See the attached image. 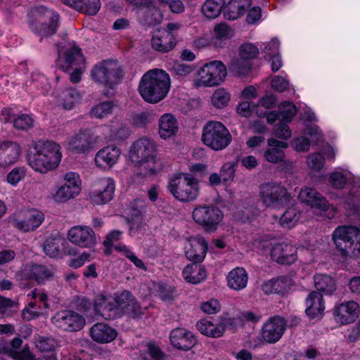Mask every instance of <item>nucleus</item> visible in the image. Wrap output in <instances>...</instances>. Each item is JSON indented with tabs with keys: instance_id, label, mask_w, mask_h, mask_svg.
<instances>
[{
	"instance_id": "nucleus-40",
	"label": "nucleus",
	"mask_w": 360,
	"mask_h": 360,
	"mask_svg": "<svg viewBox=\"0 0 360 360\" xmlns=\"http://www.w3.org/2000/svg\"><path fill=\"white\" fill-rule=\"evenodd\" d=\"M81 100L79 92L73 88L63 91L58 96V104L65 109L70 110Z\"/></svg>"
},
{
	"instance_id": "nucleus-33",
	"label": "nucleus",
	"mask_w": 360,
	"mask_h": 360,
	"mask_svg": "<svg viewBox=\"0 0 360 360\" xmlns=\"http://www.w3.org/2000/svg\"><path fill=\"white\" fill-rule=\"evenodd\" d=\"M306 314L311 319L322 316L325 306L323 302L322 295L319 292H310L306 299Z\"/></svg>"
},
{
	"instance_id": "nucleus-61",
	"label": "nucleus",
	"mask_w": 360,
	"mask_h": 360,
	"mask_svg": "<svg viewBox=\"0 0 360 360\" xmlns=\"http://www.w3.org/2000/svg\"><path fill=\"white\" fill-rule=\"evenodd\" d=\"M146 359L147 360H164V354L158 346L153 343L148 345V352Z\"/></svg>"
},
{
	"instance_id": "nucleus-46",
	"label": "nucleus",
	"mask_w": 360,
	"mask_h": 360,
	"mask_svg": "<svg viewBox=\"0 0 360 360\" xmlns=\"http://www.w3.org/2000/svg\"><path fill=\"white\" fill-rule=\"evenodd\" d=\"M62 238L60 236L48 237L44 243L43 250L44 253L50 257H56L60 253V245Z\"/></svg>"
},
{
	"instance_id": "nucleus-28",
	"label": "nucleus",
	"mask_w": 360,
	"mask_h": 360,
	"mask_svg": "<svg viewBox=\"0 0 360 360\" xmlns=\"http://www.w3.org/2000/svg\"><path fill=\"white\" fill-rule=\"evenodd\" d=\"M359 305L354 301L345 302L337 306L333 314L338 323L349 324L353 323L358 316Z\"/></svg>"
},
{
	"instance_id": "nucleus-53",
	"label": "nucleus",
	"mask_w": 360,
	"mask_h": 360,
	"mask_svg": "<svg viewBox=\"0 0 360 360\" xmlns=\"http://www.w3.org/2000/svg\"><path fill=\"white\" fill-rule=\"evenodd\" d=\"M13 126L20 130H27L34 124V119L30 115L20 114L13 118Z\"/></svg>"
},
{
	"instance_id": "nucleus-18",
	"label": "nucleus",
	"mask_w": 360,
	"mask_h": 360,
	"mask_svg": "<svg viewBox=\"0 0 360 360\" xmlns=\"http://www.w3.org/2000/svg\"><path fill=\"white\" fill-rule=\"evenodd\" d=\"M120 316L128 314L132 318H139L144 314L145 308L141 307L136 298L129 291L115 294Z\"/></svg>"
},
{
	"instance_id": "nucleus-48",
	"label": "nucleus",
	"mask_w": 360,
	"mask_h": 360,
	"mask_svg": "<svg viewBox=\"0 0 360 360\" xmlns=\"http://www.w3.org/2000/svg\"><path fill=\"white\" fill-rule=\"evenodd\" d=\"M34 340L35 347L41 352H52L58 347V341L51 337L38 335Z\"/></svg>"
},
{
	"instance_id": "nucleus-59",
	"label": "nucleus",
	"mask_w": 360,
	"mask_h": 360,
	"mask_svg": "<svg viewBox=\"0 0 360 360\" xmlns=\"http://www.w3.org/2000/svg\"><path fill=\"white\" fill-rule=\"evenodd\" d=\"M347 181V176L340 172H333L329 177L330 185L335 188H342Z\"/></svg>"
},
{
	"instance_id": "nucleus-52",
	"label": "nucleus",
	"mask_w": 360,
	"mask_h": 360,
	"mask_svg": "<svg viewBox=\"0 0 360 360\" xmlns=\"http://www.w3.org/2000/svg\"><path fill=\"white\" fill-rule=\"evenodd\" d=\"M30 86L34 89L40 90L43 94L48 91L49 89L46 77L39 72L32 73Z\"/></svg>"
},
{
	"instance_id": "nucleus-47",
	"label": "nucleus",
	"mask_w": 360,
	"mask_h": 360,
	"mask_svg": "<svg viewBox=\"0 0 360 360\" xmlns=\"http://www.w3.org/2000/svg\"><path fill=\"white\" fill-rule=\"evenodd\" d=\"M115 105L112 101H106L95 105L91 110V115L94 117L103 119L112 114Z\"/></svg>"
},
{
	"instance_id": "nucleus-20",
	"label": "nucleus",
	"mask_w": 360,
	"mask_h": 360,
	"mask_svg": "<svg viewBox=\"0 0 360 360\" xmlns=\"http://www.w3.org/2000/svg\"><path fill=\"white\" fill-rule=\"evenodd\" d=\"M68 240L81 248H91L96 243V235L93 229L87 226H75L68 233Z\"/></svg>"
},
{
	"instance_id": "nucleus-10",
	"label": "nucleus",
	"mask_w": 360,
	"mask_h": 360,
	"mask_svg": "<svg viewBox=\"0 0 360 360\" xmlns=\"http://www.w3.org/2000/svg\"><path fill=\"white\" fill-rule=\"evenodd\" d=\"M226 77V66L219 60L205 64L198 71L195 85L199 86H214L219 85Z\"/></svg>"
},
{
	"instance_id": "nucleus-3",
	"label": "nucleus",
	"mask_w": 360,
	"mask_h": 360,
	"mask_svg": "<svg viewBox=\"0 0 360 360\" xmlns=\"http://www.w3.org/2000/svg\"><path fill=\"white\" fill-rule=\"evenodd\" d=\"M129 158L143 176L153 174L160 169L156 161V146L150 139L143 137L136 140L131 147Z\"/></svg>"
},
{
	"instance_id": "nucleus-29",
	"label": "nucleus",
	"mask_w": 360,
	"mask_h": 360,
	"mask_svg": "<svg viewBox=\"0 0 360 360\" xmlns=\"http://www.w3.org/2000/svg\"><path fill=\"white\" fill-rule=\"evenodd\" d=\"M21 153L20 145L4 141L0 143V166L7 167L17 162Z\"/></svg>"
},
{
	"instance_id": "nucleus-56",
	"label": "nucleus",
	"mask_w": 360,
	"mask_h": 360,
	"mask_svg": "<svg viewBox=\"0 0 360 360\" xmlns=\"http://www.w3.org/2000/svg\"><path fill=\"white\" fill-rule=\"evenodd\" d=\"M82 8H77L76 10L82 11L87 15H96L101 8L100 0H83Z\"/></svg>"
},
{
	"instance_id": "nucleus-45",
	"label": "nucleus",
	"mask_w": 360,
	"mask_h": 360,
	"mask_svg": "<svg viewBox=\"0 0 360 360\" xmlns=\"http://www.w3.org/2000/svg\"><path fill=\"white\" fill-rule=\"evenodd\" d=\"M224 4V0H207L202 4L201 11L207 18L213 19L219 16Z\"/></svg>"
},
{
	"instance_id": "nucleus-49",
	"label": "nucleus",
	"mask_w": 360,
	"mask_h": 360,
	"mask_svg": "<svg viewBox=\"0 0 360 360\" xmlns=\"http://www.w3.org/2000/svg\"><path fill=\"white\" fill-rule=\"evenodd\" d=\"M233 36V30L226 23H219L215 25L214 28V43L217 44V41L223 42L229 39Z\"/></svg>"
},
{
	"instance_id": "nucleus-38",
	"label": "nucleus",
	"mask_w": 360,
	"mask_h": 360,
	"mask_svg": "<svg viewBox=\"0 0 360 360\" xmlns=\"http://www.w3.org/2000/svg\"><path fill=\"white\" fill-rule=\"evenodd\" d=\"M183 276L187 282L197 284L205 279L207 273L204 268L193 262L184 268Z\"/></svg>"
},
{
	"instance_id": "nucleus-44",
	"label": "nucleus",
	"mask_w": 360,
	"mask_h": 360,
	"mask_svg": "<svg viewBox=\"0 0 360 360\" xmlns=\"http://www.w3.org/2000/svg\"><path fill=\"white\" fill-rule=\"evenodd\" d=\"M314 278L315 286L319 291L331 295L335 290V282L330 276L325 274H316Z\"/></svg>"
},
{
	"instance_id": "nucleus-50",
	"label": "nucleus",
	"mask_w": 360,
	"mask_h": 360,
	"mask_svg": "<svg viewBox=\"0 0 360 360\" xmlns=\"http://www.w3.org/2000/svg\"><path fill=\"white\" fill-rule=\"evenodd\" d=\"M230 98V94L224 89H218L212 96V103L217 108H223L228 105Z\"/></svg>"
},
{
	"instance_id": "nucleus-37",
	"label": "nucleus",
	"mask_w": 360,
	"mask_h": 360,
	"mask_svg": "<svg viewBox=\"0 0 360 360\" xmlns=\"http://www.w3.org/2000/svg\"><path fill=\"white\" fill-rule=\"evenodd\" d=\"M251 0H231L225 8V16L236 20L243 15L251 6Z\"/></svg>"
},
{
	"instance_id": "nucleus-1",
	"label": "nucleus",
	"mask_w": 360,
	"mask_h": 360,
	"mask_svg": "<svg viewBox=\"0 0 360 360\" xmlns=\"http://www.w3.org/2000/svg\"><path fill=\"white\" fill-rule=\"evenodd\" d=\"M62 159L60 146L53 141H39L28 155L30 167L40 174L56 169Z\"/></svg>"
},
{
	"instance_id": "nucleus-17",
	"label": "nucleus",
	"mask_w": 360,
	"mask_h": 360,
	"mask_svg": "<svg viewBox=\"0 0 360 360\" xmlns=\"http://www.w3.org/2000/svg\"><path fill=\"white\" fill-rule=\"evenodd\" d=\"M51 321L57 328L70 332L78 331L85 325L84 317L71 310L58 311L52 317Z\"/></svg>"
},
{
	"instance_id": "nucleus-25",
	"label": "nucleus",
	"mask_w": 360,
	"mask_h": 360,
	"mask_svg": "<svg viewBox=\"0 0 360 360\" xmlns=\"http://www.w3.org/2000/svg\"><path fill=\"white\" fill-rule=\"evenodd\" d=\"M207 248V243L202 237L192 238L185 246V255L194 263L201 262L205 257Z\"/></svg>"
},
{
	"instance_id": "nucleus-35",
	"label": "nucleus",
	"mask_w": 360,
	"mask_h": 360,
	"mask_svg": "<svg viewBox=\"0 0 360 360\" xmlns=\"http://www.w3.org/2000/svg\"><path fill=\"white\" fill-rule=\"evenodd\" d=\"M178 131L176 118L169 113L162 115L159 119V135L162 139H167L174 136Z\"/></svg>"
},
{
	"instance_id": "nucleus-14",
	"label": "nucleus",
	"mask_w": 360,
	"mask_h": 360,
	"mask_svg": "<svg viewBox=\"0 0 360 360\" xmlns=\"http://www.w3.org/2000/svg\"><path fill=\"white\" fill-rule=\"evenodd\" d=\"M285 319L280 316L269 318L261 329L260 342L266 344H274L283 335L286 330Z\"/></svg>"
},
{
	"instance_id": "nucleus-8",
	"label": "nucleus",
	"mask_w": 360,
	"mask_h": 360,
	"mask_svg": "<svg viewBox=\"0 0 360 360\" xmlns=\"http://www.w3.org/2000/svg\"><path fill=\"white\" fill-rule=\"evenodd\" d=\"M202 141L214 150L225 149L231 142L232 136L226 126L220 122H208L202 130Z\"/></svg>"
},
{
	"instance_id": "nucleus-9",
	"label": "nucleus",
	"mask_w": 360,
	"mask_h": 360,
	"mask_svg": "<svg viewBox=\"0 0 360 360\" xmlns=\"http://www.w3.org/2000/svg\"><path fill=\"white\" fill-rule=\"evenodd\" d=\"M194 221L207 232L215 231L224 218L223 212L214 205L196 206L192 212Z\"/></svg>"
},
{
	"instance_id": "nucleus-16",
	"label": "nucleus",
	"mask_w": 360,
	"mask_h": 360,
	"mask_svg": "<svg viewBox=\"0 0 360 360\" xmlns=\"http://www.w3.org/2000/svg\"><path fill=\"white\" fill-rule=\"evenodd\" d=\"M54 271L51 266L37 264H27L18 271L15 277L20 282L34 280L37 283H41L53 276Z\"/></svg>"
},
{
	"instance_id": "nucleus-6",
	"label": "nucleus",
	"mask_w": 360,
	"mask_h": 360,
	"mask_svg": "<svg viewBox=\"0 0 360 360\" xmlns=\"http://www.w3.org/2000/svg\"><path fill=\"white\" fill-rule=\"evenodd\" d=\"M261 204L267 209H278L288 204L292 198L287 188L281 183L267 181L259 185L257 194Z\"/></svg>"
},
{
	"instance_id": "nucleus-32",
	"label": "nucleus",
	"mask_w": 360,
	"mask_h": 360,
	"mask_svg": "<svg viewBox=\"0 0 360 360\" xmlns=\"http://www.w3.org/2000/svg\"><path fill=\"white\" fill-rule=\"evenodd\" d=\"M91 338L98 343H108L113 341L117 335V331L103 323L94 324L90 330Z\"/></svg>"
},
{
	"instance_id": "nucleus-23",
	"label": "nucleus",
	"mask_w": 360,
	"mask_h": 360,
	"mask_svg": "<svg viewBox=\"0 0 360 360\" xmlns=\"http://www.w3.org/2000/svg\"><path fill=\"white\" fill-rule=\"evenodd\" d=\"M234 319L231 318L222 319L218 323H214L208 319H202L196 323L198 331L207 337L217 338L223 335L225 329L230 328Z\"/></svg>"
},
{
	"instance_id": "nucleus-2",
	"label": "nucleus",
	"mask_w": 360,
	"mask_h": 360,
	"mask_svg": "<svg viewBox=\"0 0 360 360\" xmlns=\"http://www.w3.org/2000/svg\"><path fill=\"white\" fill-rule=\"evenodd\" d=\"M170 86L169 75L162 70L153 69L142 76L138 90L145 101L156 103L166 97Z\"/></svg>"
},
{
	"instance_id": "nucleus-4",
	"label": "nucleus",
	"mask_w": 360,
	"mask_h": 360,
	"mask_svg": "<svg viewBox=\"0 0 360 360\" xmlns=\"http://www.w3.org/2000/svg\"><path fill=\"white\" fill-rule=\"evenodd\" d=\"M333 240L343 256H360V229L354 226H339L333 233Z\"/></svg>"
},
{
	"instance_id": "nucleus-43",
	"label": "nucleus",
	"mask_w": 360,
	"mask_h": 360,
	"mask_svg": "<svg viewBox=\"0 0 360 360\" xmlns=\"http://www.w3.org/2000/svg\"><path fill=\"white\" fill-rule=\"evenodd\" d=\"M300 211L295 206L288 207L279 218L278 224L281 226L290 229L295 226L300 219Z\"/></svg>"
},
{
	"instance_id": "nucleus-31",
	"label": "nucleus",
	"mask_w": 360,
	"mask_h": 360,
	"mask_svg": "<svg viewBox=\"0 0 360 360\" xmlns=\"http://www.w3.org/2000/svg\"><path fill=\"white\" fill-rule=\"evenodd\" d=\"M172 345L179 349L189 350L194 347L196 339L190 331L184 328H176L170 333Z\"/></svg>"
},
{
	"instance_id": "nucleus-64",
	"label": "nucleus",
	"mask_w": 360,
	"mask_h": 360,
	"mask_svg": "<svg viewBox=\"0 0 360 360\" xmlns=\"http://www.w3.org/2000/svg\"><path fill=\"white\" fill-rule=\"evenodd\" d=\"M11 356L15 360H36L35 356L27 348L18 352L12 351Z\"/></svg>"
},
{
	"instance_id": "nucleus-42",
	"label": "nucleus",
	"mask_w": 360,
	"mask_h": 360,
	"mask_svg": "<svg viewBox=\"0 0 360 360\" xmlns=\"http://www.w3.org/2000/svg\"><path fill=\"white\" fill-rule=\"evenodd\" d=\"M79 192L80 187L70 186L64 184L53 195V199L56 202H65L77 196Z\"/></svg>"
},
{
	"instance_id": "nucleus-15",
	"label": "nucleus",
	"mask_w": 360,
	"mask_h": 360,
	"mask_svg": "<svg viewBox=\"0 0 360 360\" xmlns=\"http://www.w3.org/2000/svg\"><path fill=\"white\" fill-rule=\"evenodd\" d=\"M58 66L63 71L68 72L71 68L84 64V58L79 48L73 44L68 43L58 49Z\"/></svg>"
},
{
	"instance_id": "nucleus-5",
	"label": "nucleus",
	"mask_w": 360,
	"mask_h": 360,
	"mask_svg": "<svg viewBox=\"0 0 360 360\" xmlns=\"http://www.w3.org/2000/svg\"><path fill=\"white\" fill-rule=\"evenodd\" d=\"M169 193L181 202L195 200L199 195V181L193 175L179 173L173 175L167 186Z\"/></svg>"
},
{
	"instance_id": "nucleus-62",
	"label": "nucleus",
	"mask_w": 360,
	"mask_h": 360,
	"mask_svg": "<svg viewBox=\"0 0 360 360\" xmlns=\"http://www.w3.org/2000/svg\"><path fill=\"white\" fill-rule=\"evenodd\" d=\"M159 2L163 6H168L173 13H180L185 9V6L181 0H159Z\"/></svg>"
},
{
	"instance_id": "nucleus-27",
	"label": "nucleus",
	"mask_w": 360,
	"mask_h": 360,
	"mask_svg": "<svg viewBox=\"0 0 360 360\" xmlns=\"http://www.w3.org/2000/svg\"><path fill=\"white\" fill-rule=\"evenodd\" d=\"M298 198L302 203L309 205L311 208L326 211L329 207L326 198L310 187L302 188L298 195Z\"/></svg>"
},
{
	"instance_id": "nucleus-22",
	"label": "nucleus",
	"mask_w": 360,
	"mask_h": 360,
	"mask_svg": "<svg viewBox=\"0 0 360 360\" xmlns=\"http://www.w3.org/2000/svg\"><path fill=\"white\" fill-rule=\"evenodd\" d=\"M98 189L89 195L90 201L96 205H104L109 202L114 196L115 181L111 178H103L97 183Z\"/></svg>"
},
{
	"instance_id": "nucleus-19",
	"label": "nucleus",
	"mask_w": 360,
	"mask_h": 360,
	"mask_svg": "<svg viewBox=\"0 0 360 360\" xmlns=\"http://www.w3.org/2000/svg\"><path fill=\"white\" fill-rule=\"evenodd\" d=\"M259 54V49L252 44H244L240 46L239 58L232 60L231 70L239 74L245 75L250 69L248 60L255 58Z\"/></svg>"
},
{
	"instance_id": "nucleus-55",
	"label": "nucleus",
	"mask_w": 360,
	"mask_h": 360,
	"mask_svg": "<svg viewBox=\"0 0 360 360\" xmlns=\"http://www.w3.org/2000/svg\"><path fill=\"white\" fill-rule=\"evenodd\" d=\"M296 112V107L288 101L283 102L279 108L280 116L282 117V121L285 122H290Z\"/></svg>"
},
{
	"instance_id": "nucleus-13",
	"label": "nucleus",
	"mask_w": 360,
	"mask_h": 360,
	"mask_svg": "<svg viewBox=\"0 0 360 360\" xmlns=\"http://www.w3.org/2000/svg\"><path fill=\"white\" fill-rule=\"evenodd\" d=\"M98 137L89 130H79L68 139V149L77 154H86L94 150Z\"/></svg>"
},
{
	"instance_id": "nucleus-30",
	"label": "nucleus",
	"mask_w": 360,
	"mask_h": 360,
	"mask_svg": "<svg viewBox=\"0 0 360 360\" xmlns=\"http://www.w3.org/2000/svg\"><path fill=\"white\" fill-rule=\"evenodd\" d=\"M120 150L114 146H108L98 150L94 160L97 167L106 169L111 168L120 158Z\"/></svg>"
},
{
	"instance_id": "nucleus-51",
	"label": "nucleus",
	"mask_w": 360,
	"mask_h": 360,
	"mask_svg": "<svg viewBox=\"0 0 360 360\" xmlns=\"http://www.w3.org/2000/svg\"><path fill=\"white\" fill-rule=\"evenodd\" d=\"M262 318V316L257 314L251 311H245L241 312L237 318H232L234 322L230 328L234 329L238 324H243L246 322L257 323Z\"/></svg>"
},
{
	"instance_id": "nucleus-36",
	"label": "nucleus",
	"mask_w": 360,
	"mask_h": 360,
	"mask_svg": "<svg viewBox=\"0 0 360 360\" xmlns=\"http://www.w3.org/2000/svg\"><path fill=\"white\" fill-rule=\"evenodd\" d=\"M228 286L235 290H240L245 288L248 281V275L242 267H236L232 269L226 276Z\"/></svg>"
},
{
	"instance_id": "nucleus-63",
	"label": "nucleus",
	"mask_w": 360,
	"mask_h": 360,
	"mask_svg": "<svg viewBox=\"0 0 360 360\" xmlns=\"http://www.w3.org/2000/svg\"><path fill=\"white\" fill-rule=\"evenodd\" d=\"M173 70L176 75L184 77L193 72L194 67L186 63H176L174 65Z\"/></svg>"
},
{
	"instance_id": "nucleus-24",
	"label": "nucleus",
	"mask_w": 360,
	"mask_h": 360,
	"mask_svg": "<svg viewBox=\"0 0 360 360\" xmlns=\"http://www.w3.org/2000/svg\"><path fill=\"white\" fill-rule=\"evenodd\" d=\"M116 305L115 296L110 297L99 295L94 300V307L96 314L106 320H112L120 317Z\"/></svg>"
},
{
	"instance_id": "nucleus-41",
	"label": "nucleus",
	"mask_w": 360,
	"mask_h": 360,
	"mask_svg": "<svg viewBox=\"0 0 360 360\" xmlns=\"http://www.w3.org/2000/svg\"><path fill=\"white\" fill-rule=\"evenodd\" d=\"M140 19L146 25H151L158 24L162 19L160 11L153 4L141 9L139 12Z\"/></svg>"
},
{
	"instance_id": "nucleus-12",
	"label": "nucleus",
	"mask_w": 360,
	"mask_h": 360,
	"mask_svg": "<svg viewBox=\"0 0 360 360\" xmlns=\"http://www.w3.org/2000/svg\"><path fill=\"white\" fill-rule=\"evenodd\" d=\"M44 220V214L39 210L23 209L15 214L13 223L15 228L27 233L36 230Z\"/></svg>"
},
{
	"instance_id": "nucleus-39",
	"label": "nucleus",
	"mask_w": 360,
	"mask_h": 360,
	"mask_svg": "<svg viewBox=\"0 0 360 360\" xmlns=\"http://www.w3.org/2000/svg\"><path fill=\"white\" fill-rule=\"evenodd\" d=\"M289 284L284 278H278L265 281L261 290L265 295L283 293L288 290Z\"/></svg>"
},
{
	"instance_id": "nucleus-60",
	"label": "nucleus",
	"mask_w": 360,
	"mask_h": 360,
	"mask_svg": "<svg viewBox=\"0 0 360 360\" xmlns=\"http://www.w3.org/2000/svg\"><path fill=\"white\" fill-rule=\"evenodd\" d=\"M25 175V170L23 167H15L12 169L7 176V181L11 185H16Z\"/></svg>"
},
{
	"instance_id": "nucleus-11",
	"label": "nucleus",
	"mask_w": 360,
	"mask_h": 360,
	"mask_svg": "<svg viewBox=\"0 0 360 360\" xmlns=\"http://www.w3.org/2000/svg\"><path fill=\"white\" fill-rule=\"evenodd\" d=\"M39 12L44 11V16H39L35 22L30 25V28L36 34L41 37H47L54 34L58 28L59 15L51 10H46L44 7L37 8Z\"/></svg>"
},
{
	"instance_id": "nucleus-7",
	"label": "nucleus",
	"mask_w": 360,
	"mask_h": 360,
	"mask_svg": "<svg viewBox=\"0 0 360 360\" xmlns=\"http://www.w3.org/2000/svg\"><path fill=\"white\" fill-rule=\"evenodd\" d=\"M124 72L116 60H104L96 63L91 70V77L94 82L108 89H113L120 84Z\"/></svg>"
},
{
	"instance_id": "nucleus-34",
	"label": "nucleus",
	"mask_w": 360,
	"mask_h": 360,
	"mask_svg": "<svg viewBox=\"0 0 360 360\" xmlns=\"http://www.w3.org/2000/svg\"><path fill=\"white\" fill-rule=\"evenodd\" d=\"M152 47L160 52H167L175 46V38L168 31H162L156 33L152 38Z\"/></svg>"
},
{
	"instance_id": "nucleus-57",
	"label": "nucleus",
	"mask_w": 360,
	"mask_h": 360,
	"mask_svg": "<svg viewBox=\"0 0 360 360\" xmlns=\"http://www.w3.org/2000/svg\"><path fill=\"white\" fill-rule=\"evenodd\" d=\"M307 163L311 170L319 172L324 166L325 159L320 153H312L307 156Z\"/></svg>"
},
{
	"instance_id": "nucleus-26",
	"label": "nucleus",
	"mask_w": 360,
	"mask_h": 360,
	"mask_svg": "<svg viewBox=\"0 0 360 360\" xmlns=\"http://www.w3.org/2000/svg\"><path fill=\"white\" fill-rule=\"evenodd\" d=\"M296 248L287 243L276 244L271 249V257L282 264H291L297 259Z\"/></svg>"
},
{
	"instance_id": "nucleus-21",
	"label": "nucleus",
	"mask_w": 360,
	"mask_h": 360,
	"mask_svg": "<svg viewBox=\"0 0 360 360\" xmlns=\"http://www.w3.org/2000/svg\"><path fill=\"white\" fill-rule=\"evenodd\" d=\"M288 147V143L285 141H278L276 139L271 138L267 141V148L264 153L265 160L271 163L277 164L284 162V164L289 167H292V162L285 160L284 149Z\"/></svg>"
},
{
	"instance_id": "nucleus-58",
	"label": "nucleus",
	"mask_w": 360,
	"mask_h": 360,
	"mask_svg": "<svg viewBox=\"0 0 360 360\" xmlns=\"http://www.w3.org/2000/svg\"><path fill=\"white\" fill-rule=\"evenodd\" d=\"M175 288L169 285L160 284L158 285V295L159 297L165 302H169L174 298Z\"/></svg>"
},
{
	"instance_id": "nucleus-54",
	"label": "nucleus",
	"mask_w": 360,
	"mask_h": 360,
	"mask_svg": "<svg viewBox=\"0 0 360 360\" xmlns=\"http://www.w3.org/2000/svg\"><path fill=\"white\" fill-rule=\"evenodd\" d=\"M236 166V162H229L221 167L219 174L224 183H231L233 181Z\"/></svg>"
}]
</instances>
